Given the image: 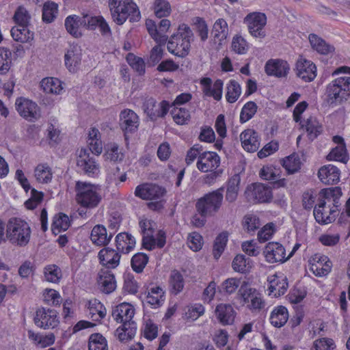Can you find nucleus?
<instances>
[{
    "mask_svg": "<svg viewBox=\"0 0 350 350\" xmlns=\"http://www.w3.org/2000/svg\"><path fill=\"white\" fill-rule=\"evenodd\" d=\"M212 33L213 34L215 41L219 42V44L227 38L228 35V26L224 18H219L215 22Z\"/></svg>",
    "mask_w": 350,
    "mask_h": 350,
    "instance_id": "obj_39",
    "label": "nucleus"
},
{
    "mask_svg": "<svg viewBox=\"0 0 350 350\" xmlns=\"http://www.w3.org/2000/svg\"><path fill=\"white\" fill-rule=\"evenodd\" d=\"M241 184V176L239 174H234L226 182V200L230 203L234 202L238 196Z\"/></svg>",
    "mask_w": 350,
    "mask_h": 350,
    "instance_id": "obj_32",
    "label": "nucleus"
},
{
    "mask_svg": "<svg viewBox=\"0 0 350 350\" xmlns=\"http://www.w3.org/2000/svg\"><path fill=\"white\" fill-rule=\"evenodd\" d=\"M185 281L183 274L178 270L171 271L169 278V291L171 294L177 295L181 293L185 287Z\"/></svg>",
    "mask_w": 350,
    "mask_h": 350,
    "instance_id": "obj_30",
    "label": "nucleus"
},
{
    "mask_svg": "<svg viewBox=\"0 0 350 350\" xmlns=\"http://www.w3.org/2000/svg\"><path fill=\"white\" fill-rule=\"evenodd\" d=\"M306 129L310 139L313 140L322 132V126L314 117H310L306 121Z\"/></svg>",
    "mask_w": 350,
    "mask_h": 350,
    "instance_id": "obj_47",
    "label": "nucleus"
},
{
    "mask_svg": "<svg viewBox=\"0 0 350 350\" xmlns=\"http://www.w3.org/2000/svg\"><path fill=\"white\" fill-rule=\"evenodd\" d=\"M34 176L39 183H49L53 177L51 168L47 164H39L34 170Z\"/></svg>",
    "mask_w": 350,
    "mask_h": 350,
    "instance_id": "obj_42",
    "label": "nucleus"
},
{
    "mask_svg": "<svg viewBox=\"0 0 350 350\" xmlns=\"http://www.w3.org/2000/svg\"><path fill=\"white\" fill-rule=\"evenodd\" d=\"M15 105L18 113L29 121H33L40 117L38 105L29 99L18 98L16 100Z\"/></svg>",
    "mask_w": 350,
    "mask_h": 350,
    "instance_id": "obj_13",
    "label": "nucleus"
},
{
    "mask_svg": "<svg viewBox=\"0 0 350 350\" xmlns=\"http://www.w3.org/2000/svg\"><path fill=\"white\" fill-rule=\"evenodd\" d=\"M44 277L50 282H58L62 277V271L55 265H48L44 268Z\"/></svg>",
    "mask_w": 350,
    "mask_h": 350,
    "instance_id": "obj_58",
    "label": "nucleus"
},
{
    "mask_svg": "<svg viewBox=\"0 0 350 350\" xmlns=\"http://www.w3.org/2000/svg\"><path fill=\"white\" fill-rule=\"evenodd\" d=\"M136 323L135 322L124 323L122 327L116 329L118 339L124 342L134 338L136 333Z\"/></svg>",
    "mask_w": 350,
    "mask_h": 350,
    "instance_id": "obj_43",
    "label": "nucleus"
},
{
    "mask_svg": "<svg viewBox=\"0 0 350 350\" xmlns=\"http://www.w3.org/2000/svg\"><path fill=\"white\" fill-rule=\"evenodd\" d=\"M112 238V233H107L103 225H96L91 232L90 239L93 243L102 246L107 245Z\"/></svg>",
    "mask_w": 350,
    "mask_h": 350,
    "instance_id": "obj_29",
    "label": "nucleus"
},
{
    "mask_svg": "<svg viewBox=\"0 0 350 350\" xmlns=\"http://www.w3.org/2000/svg\"><path fill=\"white\" fill-rule=\"evenodd\" d=\"M13 18L17 25L27 27L30 17L24 8L19 7L16 11Z\"/></svg>",
    "mask_w": 350,
    "mask_h": 350,
    "instance_id": "obj_64",
    "label": "nucleus"
},
{
    "mask_svg": "<svg viewBox=\"0 0 350 350\" xmlns=\"http://www.w3.org/2000/svg\"><path fill=\"white\" fill-rule=\"evenodd\" d=\"M33 323L40 329H54L59 323L57 312L49 308L40 307L35 312Z\"/></svg>",
    "mask_w": 350,
    "mask_h": 350,
    "instance_id": "obj_8",
    "label": "nucleus"
},
{
    "mask_svg": "<svg viewBox=\"0 0 350 350\" xmlns=\"http://www.w3.org/2000/svg\"><path fill=\"white\" fill-rule=\"evenodd\" d=\"M40 83L43 91L46 94H60L63 91L62 81L57 78H44Z\"/></svg>",
    "mask_w": 350,
    "mask_h": 350,
    "instance_id": "obj_38",
    "label": "nucleus"
},
{
    "mask_svg": "<svg viewBox=\"0 0 350 350\" xmlns=\"http://www.w3.org/2000/svg\"><path fill=\"white\" fill-rule=\"evenodd\" d=\"M108 6L112 20L118 25L127 20L135 23L141 19L139 9L133 0H108Z\"/></svg>",
    "mask_w": 350,
    "mask_h": 350,
    "instance_id": "obj_1",
    "label": "nucleus"
},
{
    "mask_svg": "<svg viewBox=\"0 0 350 350\" xmlns=\"http://www.w3.org/2000/svg\"><path fill=\"white\" fill-rule=\"evenodd\" d=\"M350 84V77H339L326 87L325 93V100L329 104L341 103L346 100L349 96V88Z\"/></svg>",
    "mask_w": 350,
    "mask_h": 350,
    "instance_id": "obj_6",
    "label": "nucleus"
},
{
    "mask_svg": "<svg viewBox=\"0 0 350 350\" xmlns=\"http://www.w3.org/2000/svg\"><path fill=\"white\" fill-rule=\"evenodd\" d=\"M193 21L200 40L204 42L207 40L208 34V26L206 21L200 17L194 18Z\"/></svg>",
    "mask_w": 350,
    "mask_h": 350,
    "instance_id": "obj_61",
    "label": "nucleus"
},
{
    "mask_svg": "<svg viewBox=\"0 0 350 350\" xmlns=\"http://www.w3.org/2000/svg\"><path fill=\"white\" fill-rule=\"evenodd\" d=\"M57 4L54 2H46L42 8V19L44 22L51 23L55 18L58 10Z\"/></svg>",
    "mask_w": 350,
    "mask_h": 350,
    "instance_id": "obj_51",
    "label": "nucleus"
},
{
    "mask_svg": "<svg viewBox=\"0 0 350 350\" xmlns=\"http://www.w3.org/2000/svg\"><path fill=\"white\" fill-rule=\"evenodd\" d=\"M288 319V312L286 307L278 306L271 312L269 321L271 324L275 327L284 326Z\"/></svg>",
    "mask_w": 350,
    "mask_h": 350,
    "instance_id": "obj_33",
    "label": "nucleus"
},
{
    "mask_svg": "<svg viewBox=\"0 0 350 350\" xmlns=\"http://www.w3.org/2000/svg\"><path fill=\"white\" fill-rule=\"evenodd\" d=\"M127 62L129 65L134 69L139 75H143L145 72V63L142 58L137 57L133 54H129L126 57Z\"/></svg>",
    "mask_w": 350,
    "mask_h": 350,
    "instance_id": "obj_63",
    "label": "nucleus"
},
{
    "mask_svg": "<svg viewBox=\"0 0 350 350\" xmlns=\"http://www.w3.org/2000/svg\"><path fill=\"white\" fill-rule=\"evenodd\" d=\"M119 124L126 139L128 134H132L138 129L139 117L133 110L124 109L120 113Z\"/></svg>",
    "mask_w": 350,
    "mask_h": 350,
    "instance_id": "obj_11",
    "label": "nucleus"
},
{
    "mask_svg": "<svg viewBox=\"0 0 350 350\" xmlns=\"http://www.w3.org/2000/svg\"><path fill=\"white\" fill-rule=\"evenodd\" d=\"M250 261L249 258H246L243 254H238L234 258L232 266L235 271L246 273L251 267Z\"/></svg>",
    "mask_w": 350,
    "mask_h": 350,
    "instance_id": "obj_52",
    "label": "nucleus"
},
{
    "mask_svg": "<svg viewBox=\"0 0 350 350\" xmlns=\"http://www.w3.org/2000/svg\"><path fill=\"white\" fill-rule=\"evenodd\" d=\"M171 11V5L167 0H154V12L157 17H167Z\"/></svg>",
    "mask_w": 350,
    "mask_h": 350,
    "instance_id": "obj_53",
    "label": "nucleus"
},
{
    "mask_svg": "<svg viewBox=\"0 0 350 350\" xmlns=\"http://www.w3.org/2000/svg\"><path fill=\"white\" fill-rule=\"evenodd\" d=\"M5 234L12 244L23 247L29 242L31 228L23 219L11 217L7 223Z\"/></svg>",
    "mask_w": 350,
    "mask_h": 350,
    "instance_id": "obj_4",
    "label": "nucleus"
},
{
    "mask_svg": "<svg viewBox=\"0 0 350 350\" xmlns=\"http://www.w3.org/2000/svg\"><path fill=\"white\" fill-rule=\"evenodd\" d=\"M340 171L334 165L322 166L318 172L319 180L325 185H335L340 180Z\"/></svg>",
    "mask_w": 350,
    "mask_h": 350,
    "instance_id": "obj_21",
    "label": "nucleus"
},
{
    "mask_svg": "<svg viewBox=\"0 0 350 350\" xmlns=\"http://www.w3.org/2000/svg\"><path fill=\"white\" fill-rule=\"evenodd\" d=\"M11 35L14 40L21 43L27 42L33 39V33L25 26L16 25L12 27Z\"/></svg>",
    "mask_w": 350,
    "mask_h": 350,
    "instance_id": "obj_41",
    "label": "nucleus"
},
{
    "mask_svg": "<svg viewBox=\"0 0 350 350\" xmlns=\"http://www.w3.org/2000/svg\"><path fill=\"white\" fill-rule=\"evenodd\" d=\"M98 283L102 292L109 294L116 288V281L111 271L103 269L98 274Z\"/></svg>",
    "mask_w": 350,
    "mask_h": 350,
    "instance_id": "obj_26",
    "label": "nucleus"
},
{
    "mask_svg": "<svg viewBox=\"0 0 350 350\" xmlns=\"http://www.w3.org/2000/svg\"><path fill=\"white\" fill-rule=\"evenodd\" d=\"M282 164L288 174H294L301 168V162L299 154L293 153L283 159Z\"/></svg>",
    "mask_w": 350,
    "mask_h": 350,
    "instance_id": "obj_44",
    "label": "nucleus"
},
{
    "mask_svg": "<svg viewBox=\"0 0 350 350\" xmlns=\"http://www.w3.org/2000/svg\"><path fill=\"white\" fill-rule=\"evenodd\" d=\"M12 52L6 47H0V74H6L12 64Z\"/></svg>",
    "mask_w": 350,
    "mask_h": 350,
    "instance_id": "obj_48",
    "label": "nucleus"
},
{
    "mask_svg": "<svg viewBox=\"0 0 350 350\" xmlns=\"http://www.w3.org/2000/svg\"><path fill=\"white\" fill-rule=\"evenodd\" d=\"M290 67L287 62L282 59H270L265 64L266 73L276 77H284L287 75Z\"/></svg>",
    "mask_w": 350,
    "mask_h": 350,
    "instance_id": "obj_23",
    "label": "nucleus"
},
{
    "mask_svg": "<svg viewBox=\"0 0 350 350\" xmlns=\"http://www.w3.org/2000/svg\"><path fill=\"white\" fill-rule=\"evenodd\" d=\"M165 189L155 184H142L135 190V195L143 200H159L165 193Z\"/></svg>",
    "mask_w": 350,
    "mask_h": 350,
    "instance_id": "obj_15",
    "label": "nucleus"
},
{
    "mask_svg": "<svg viewBox=\"0 0 350 350\" xmlns=\"http://www.w3.org/2000/svg\"><path fill=\"white\" fill-rule=\"evenodd\" d=\"M116 245L118 252L128 254L134 248L135 239L130 234L121 232L116 237Z\"/></svg>",
    "mask_w": 350,
    "mask_h": 350,
    "instance_id": "obj_31",
    "label": "nucleus"
},
{
    "mask_svg": "<svg viewBox=\"0 0 350 350\" xmlns=\"http://www.w3.org/2000/svg\"><path fill=\"white\" fill-rule=\"evenodd\" d=\"M226 90V100L230 103L236 102L241 93V88L239 83L235 80L231 79L227 84Z\"/></svg>",
    "mask_w": 350,
    "mask_h": 350,
    "instance_id": "obj_45",
    "label": "nucleus"
},
{
    "mask_svg": "<svg viewBox=\"0 0 350 350\" xmlns=\"http://www.w3.org/2000/svg\"><path fill=\"white\" fill-rule=\"evenodd\" d=\"M75 191L77 203L85 208L97 207L103 198L100 187L89 183L76 182Z\"/></svg>",
    "mask_w": 350,
    "mask_h": 350,
    "instance_id": "obj_3",
    "label": "nucleus"
},
{
    "mask_svg": "<svg viewBox=\"0 0 350 350\" xmlns=\"http://www.w3.org/2000/svg\"><path fill=\"white\" fill-rule=\"evenodd\" d=\"M65 65L70 72H75L81 61V50L77 45L70 46L64 55Z\"/></svg>",
    "mask_w": 350,
    "mask_h": 350,
    "instance_id": "obj_27",
    "label": "nucleus"
},
{
    "mask_svg": "<svg viewBox=\"0 0 350 350\" xmlns=\"http://www.w3.org/2000/svg\"><path fill=\"white\" fill-rule=\"evenodd\" d=\"M43 301L48 305L57 306L61 303V296L54 289H45L43 293Z\"/></svg>",
    "mask_w": 350,
    "mask_h": 350,
    "instance_id": "obj_62",
    "label": "nucleus"
},
{
    "mask_svg": "<svg viewBox=\"0 0 350 350\" xmlns=\"http://www.w3.org/2000/svg\"><path fill=\"white\" fill-rule=\"evenodd\" d=\"M327 159L329 161H336L346 163L349 159L346 146H337L336 148H333L327 156Z\"/></svg>",
    "mask_w": 350,
    "mask_h": 350,
    "instance_id": "obj_49",
    "label": "nucleus"
},
{
    "mask_svg": "<svg viewBox=\"0 0 350 350\" xmlns=\"http://www.w3.org/2000/svg\"><path fill=\"white\" fill-rule=\"evenodd\" d=\"M143 108L151 120H156L158 118L165 117L169 111L170 104L166 100L157 104L155 99L149 98L145 100Z\"/></svg>",
    "mask_w": 350,
    "mask_h": 350,
    "instance_id": "obj_12",
    "label": "nucleus"
},
{
    "mask_svg": "<svg viewBox=\"0 0 350 350\" xmlns=\"http://www.w3.org/2000/svg\"><path fill=\"white\" fill-rule=\"evenodd\" d=\"M239 293L243 303L252 312H259L265 308L266 302L256 288L250 287L245 282L240 286Z\"/></svg>",
    "mask_w": 350,
    "mask_h": 350,
    "instance_id": "obj_7",
    "label": "nucleus"
},
{
    "mask_svg": "<svg viewBox=\"0 0 350 350\" xmlns=\"http://www.w3.org/2000/svg\"><path fill=\"white\" fill-rule=\"evenodd\" d=\"M258 107L253 101L246 103L240 113V122L245 123L252 119L257 111Z\"/></svg>",
    "mask_w": 350,
    "mask_h": 350,
    "instance_id": "obj_54",
    "label": "nucleus"
},
{
    "mask_svg": "<svg viewBox=\"0 0 350 350\" xmlns=\"http://www.w3.org/2000/svg\"><path fill=\"white\" fill-rule=\"evenodd\" d=\"M215 314L219 321L224 325H230L234 322L235 311L230 304H220L217 305Z\"/></svg>",
    "mask_w": 350,
    "mask_h": 350,
    "instance_id": "obj_28",
    "label": "nucleus"
},
{
    "mask_svg": "<svg viewBox=\"0 0 350 350\" xmlns=\"http://www.w3.org/2000/svg\"><path fill=\"white\" fill-rule=\"evenodd\" d=\"M171 113L173 120L178 124H184L190 118V113L185 107H174Z\"/></svg>",
    "mask_w": 350,
    "mask_h": 350,
    "instance_id": "obj_57",
    "label": "nucleus"
},
{
    "mask_svg": "<svg viewBox=\"0 0 350 350\" xmlns=\"http://www.w3.org/2000/svg\"><path fill=\"white\" fill-rule=\"evenodd\" d=\"M135 314L133 307L127 303H122L117 306L112 311V317L118 323L122 325L124 323L134 322L132 319Z\"/></svg>",
    "mask_w": 350,
    "mask_h": 350,
    "instance_id": "obj_24",
    "label": "nucleus"
},
{
    "mask_svg": "<svg viewBox=\"0 0 350 350\" xmlns=\"http://www.w3.org/2000/svg\"><path fill=\"white\" fill-rule=\"evenodd\" d=\"M220 165V157L213 151H206L200 154L197 161V168L202 172H213Z\"/></svg>",
    "mask_w": 350,
    "mask_h": 350,
    "instance_id": "obj_16",
    "label": "nucleus"
},
{
    "mask_svg": "<svg viewBox=\"0 0 350 350\" xmlns=\"http://www.w3.org/2000/svg\"><path fill=\"white\" fill-rule=\"evenodd\" d=\"M243 22L253 37L264 38L266 36L265 27L267 24V16L264 13H250L244 18Z\"/></svg>",
    "mask_w": 350,
    "mask_h": 350,
    "instance_id": "obj_9",
    "label": "nucleus"
},
{
    "mask_svg": "<svg viewBox=\"0 0 350 350\" xmlns=\"http://www.w3.org/2000/svg\"><path fill=\"white\" fill-rule=\"evenodd\" d=\"M77 164L81 170L88 175L94 174L98 170V165L94 157L91 156L90 152L86 149L81 150Z\"/></svg>",
    "mask_w": 350,
    "mask_h": 350,
    "instance_id": "obj_19",
    "label": "nucleus"
},
{
    "mask_svg": "<svg viewBox=\"0 0 350 350\" xmlns=\"http://www.w3.org/2000/svg\"><path fill=\"white\" fill-rule=\"evenodd\" d=\"M146 29L152 37L158 44H165L168 39L167 36H161L159 32L158 25L152 20L148 19L146 22Z\"/></svg>",
    "mask_w": 350,
    "mask_h": 350,
    "instance_id": "obj_50",
    "label": "nucleus"
},
{
    "mask_svg": "<svg viewBox=\"0 0 350 350\" xmlns=\"http://www.w3.org/2000/svg\"><path fill=\"white\" fill-rule=\"evenodd\" d=\"M89 350H108L105 338L99 333L90 335L88 343Z\"/></svg>",
    "mask_w": 350,
    "mask_h": 350,
    "instance_id": "obj_46",
    "label": "nucleus"
},
{
    "mask_svg": "<svg viewBox=\"0 0 350 350\" xmlns=\"http://www.w3.org/2000/svg\"><path fill=\"white\" fill-rule=\"evenodd\" d=\"M297 75L306 82L313 81L317 76V68L312 62L300 58L296 63Z\"/></svg>",
    "mask_w": 350,
    "mask_h": 350,
    "instance_id": "obj_18",
    "label": "nucleus"
},
{
    "mask_svg": "<svg viewBox=\"0 0 350 350\" xmlns=\"http://www.w3.org/2000/svg\"><path fill=\"white\" fill-rule=\"evenodd\" d=\"M247 192L254 203L269 202L273 198L271 187L260 183L250 185L247 187Z\"/></svg>",
    "mask_w": 350,
    "mask_h": 350,
    "instance_id": "obj_14",
    "label": "nucleus"
},
{
    "mask_svg": "<svg viewBox=\"0 0 350 350\" xmlns=\"http://www.w3.org/2000/svg\"><path fill=\"white\" fill-rule=\"evenodd\" d=\"M309 41L312 48L321 54L328 55L334 51V47L332 45L328 44L316 34H310Z\"/></svg>",
    "mask_w": 350,
    "mask_h": 350,
    "instance_id": "obj_35",
    "label": "nucleus"
},
{
    "mask_svg": "<svg viewBox=\"0 0 350 350\" xmlns=\"http://www.w3.org/2000/svg\"><path fill=\"white\" fill-rule=\"evenodd\" d=\"M88 316L92 321H99L107 314V310L103 304L96 299L88 302Z\"/></svg>",
    "mask_w": 350,
    "mask_h": 350,
    "instance_id": "obj_34",
    "label": "nucleus"
},
{
    "mask_svg": "<svg viewBox=\"0 0 350 350\" xmlns=\"http://www.w3.org/2000/svg\"><path fill=\"white\" fill-rule=\"evenodd\" d=\"M247 41L241 36L236 35L232 41V50L240 55L245 54L248 50Z\"/></svg>",
    "mask_w": 350,
    "mask_h": 350,
    "instance_id": "obj_60",
    "label": "nucleus"
},
{
    "mask_svg": "<svg viewBox=\"0 0 350 350\" xmlns=\"http://www.w3.org/2000/svg\"><path fill=\"white\" fill-rule=\"evenodd\" d=\"M224 187H221L205 194L196 204L197 212L203 216H211L217 213L224 200Z\"/></svg>",
    "mask_w": 350,
    "mask_h": 350,
    "instance_id": "obj_5",
    "label": "nucleus"
},
{
    "mask_svg": "<svg viewBox=\"0 0 350 350\" xmlns=\"http://www.w3.org/2000/svg\"><path fill=\"white\" fill-rule=\"evenodd\" d=\"M339 211L331 208V205L321 206L317 203L314 208V217L319 224H329L336 219Z\"/></svg>",
    "mask_w": 350,
    "mask_h": 350,
    "instance_id": "obj_20",
    "label": "nucleus"
},
{
    "mask_svg": "<svg viewBox=\"0 0 350 350\" xmlns=\"http://www.w3.org/2000/svg\"><path fill=\"white\" fill-rule=\"evenodd\" d=\"M263 253L266 260L269 263L283 262L288 259V257H286L284 247L278 242L267 243Z\"/></svg>",
    "mask_w": 350,
    "mask_h": 350,
    "instance_id": "obj_17",
    "label": "nucleus"
},
{
    "mask_svg": "<svg viewBox=\"0 0 350 350\" xmlns=\"http://www.w3.org/2000/svg\"><path fill=\"white\" fill-rule=\"evenodd\" d=\"M341 196L342 191L339 187L323 189L319 193L318 203L321 206H328L329 204L332 208L340 211Z\"/></svg>",
    "mask_w": 350,
    "mask_h": 350,
    "instance_id": "obj_10",
    "label": "nucleus"
},
{
    "mask_svg": "<svg viewBox=\"0 0 350 350\" xmlns=\"http://www.w3.org/2000/svg\"><path fill=\"white\" fill-rule=\"evenodd\" d=\"M240 140L243 149L249 152H254L260 147L258 133L253 129H246L240 135Z\"/></svg>",
    "mask_w": 350,
    "mask_h": 350,
    "instance_id": "obj_22",
    "label": "nucleus"
},
{
    "mask_svg": "<svg viewBox=\"0 0 350 350\" xmlns=\"http://www.w3.org/2000/svg\"><path fill=\"white\" fill-rule=\"evenodd\" d=\"M81 16H69L65 19V27L67 31L75 38H79L82 33L80 27H83Z\"/></svg>",
    "mask_w": 350,
    "mask_h": 350,
    "instance_id": "obj_40",
    "label": "nucleus"
},
{
    "mask_svg": "<svg viewBox=\"0 0 350 350\" xmlns=\"http://www.w3.org/2000/svg\"><path fill=\"white\" fill-rule=\"evenodd\" d=\"M70 226V220L68 217L63 213H59L58 215L54 217L52 228L54 232L58 230L59 232L61 230L65 231Z\"/></svg>",
    "mask_w": 350,
    "mask_h": 350,
    "instance_id": "obj_59",
    "label": "nucleus"
},
{
    "mask_svg": "<svg viewBox=\"0 0 350 350\" xmlns=\"http://www.w3.org/2000/svg\"><path fill=\"white\" fill-rule=\"evenodd\" d=\"M165 301V292L159 287L151 288L146 296V302L152 308H158L163 305Z\"/></svg>",
    "mask_w": 350,
    "mask_h": 350,
    "instance_id": "obj_36",
    "label": "nucleus"
},
{
    "mask_svg": "<svg viewBox=\"0 0 350 350\" xmlns=\"http://www.w3.org/2000/svg\"><path fill=\"white\" fill-rule=\"evenodd\" d=\"M272 277L273 278V279L269 280L270 283L268 288L269 294L274 297L283 295L288 288L286 280L284 278L280 279V278L275 275Z\"/></svg>",
    "mask_w": 350,
    "mask_h": 350,
    "instance_id": "obj_37",
    "label": "nucleus"
},
{
    "mask_svg": "<svg viewBox=\"0 0 350 350\" xmlns=\"http://www.w3.org/2000/svg\"><path fill=\"white\" fill-rule=\"evenodd\" d=\"M228 241V233L221 232L215 239L213 245V256L218 259L224 252Z\"/></svg>",
    "mask_w": 350,
    "mask_h": 350,
    "instance_id": "obj_55",
    "label": "nucleus"
},
{
    "mask_svg": "<svg viewBox=\"0 0 350 350\" xmlns=\"http://www.w3.org/2000/svg\"><path fill=\"white\" fill-rule=\"evenodd\" d=\"M194 34L191 29L186 24L179 25L177 32L172 34L167 42L168 51L180 57H186L190 51L191 42Z\"/></svg>",
    "mask_w": 350,
    "mask_h": 350,
    "instance_id": "obj_2",
    "label": "nucleus"
},
{
    "mask_svg": "<svg viewBox=\"0 0 350 350\" xmlns=\"http://www.w3.org/2000/svg\"><path fill=\"white\" fill-rule=\"evenodd\" d=\"M148 262V256L144 253H137L131 258V267L134 271L141 273Z\"/></svg>",
    "mask_w": 350,
    "mask_h": 350,
    "instance_id": "obj_56",
    "label": "nucleus"
},
{
    "mask_svg": "<svg viewBox=\"0 0 350 350\" xmlns=\"http://www.w3.org/2000/svg\"><path fill=\"white\" fill-rule=\"evenodd\" d=\"M100 262L107 269H114L120 264V256L115 250L105 247L98 252Z\"/></svg>",
    "mask_w": 350,
    "mask_h": 350,
    "instance_id": "obj_25",
    "label": "nucleus"
}]
</instances>
